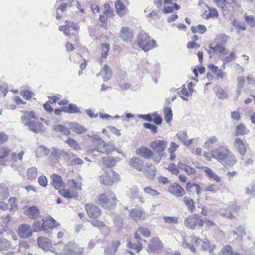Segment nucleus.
I'll return each mask as SVG.
<instances>
[{
  "label": "nucleus",
  "instance_id": "nucleus-1",
  "mask_svg": "<svg viewBox=\"0 0 255 255\" xmlns=\"http://www.w3.org/2000/svg\"><path fill=\"white\" fill-rule=\"evenodd\" d=\"M103 168L100 176V181L104 185H109L112 182V159L110 156L102 158Z\"/></svg>",
  "mask_w": 255,
  "mask_h": 255
},
{
  "label": "nucleus",
  "instance_id": "nucleus-2",
  "mask_svg": "<svg viewBox=\"0 0 255 255\" xmlns=\"http://www.w3.org/2000/svg\"><path fill=\"white\" fill-rule=\"evenodd\" d=\"M137 41L139 47L145 52L152 49L157 46L156 41L154 39L151 40L148 34L144 31L139 33Z\"/></svg>",
  "mask_w": 255,
  "mask_h": 255
},
{
  "label": "nucleus",
  "instance_id": "nucleus-3",
  "mask_svg": "<svg viewBox=\"0 0 255 255\" xmlns=\"http://www.w3.org/2000/svg\"><path fill=\"white\" fill-rule=\"evenodd\" d=\"M167 142L164 140L156 139L150 142L149 146L156 154L154 157V160L157 163L160 162L164 155V150L167 145Z\"/></svg>",
  "mask_w": 255,
  "mask_h": 255
},
{
  "label": "nucleus",
  "instance_id": "nucleus-4",
  "mask_svg": "<svg viewBox=\"0 0 255 255\" xmlns=\"http://www.w3.org/2000/svg\"><path fill=\"white\" fill-rule=\"evenodd\" d=\"M88 136L92 137V142L97 146L96 151L107 155L111 153L112 150L110 146L107 144L99 135L93 133L91 135H88Z\"/></svg>",
  "mask_w": 255,
  "mask_h": 255
},
{
  "label": "nucleus",
  "instance_id": "nucleus-5",
  "mask_svg": "<svg viewBox=\"0 0 255 255\" xmlns=\"http://www.w3.org/2000/svg\"><path fill=\"white\" fill-rule=\"evenodd\" d=\"M202 240L199 237L192 235L186 239L183 238L182 247L185 249H189L192 253H196V248L200 247Z\"/></svg>",
  "mask_w": 255,
  "mask_h": 255
},
{
  "label": "nucleus",
  "instance_id": "nucleus-6",
  "mask_svg": "<svg viewBox=\"0 0 255 255\" xmlns=\"http://www.w3.org/2000/svg\"><path fill=\"white\" fill-rule=\"evenodd\" d=\"M184 223L187 228L194 230L197 227H202L204 225V220L200 216L194 214L186 218Z\"/></svg>",
  "mask_w": 255,
  "mask_h": 255
},
{
  "label": "nucleus",
  "instance_id": "nucleus-7",
  "mask_svg": "<svg viewBox=\"0 0 255 255\" xmlns=\"http://www.w3.org/2000/svg\"><path fill=\"white\" fill-rule=\"evenodd\" d=\"M229 153V150L226 147L220 146L212 150L211 154L212 157L222 163Z\"/></svg>",
  "mask_w": 255,
  "mask_h": 255
},
{
  "label": "nucleus",
  "instance_id": "nucleus-8",
  "mask_svg": "<svg viewBox=\"0 0 255 255\" xmlns=\"http://www.w3.org/2000/svg\"><path fill=\"white\" fill-rule=\"evenodd\" d=\"M64 252L66 255H80L83 252V249L74 243L69 242L65 246Z\"/></svg>",
  "mask_w": 255,
  "mask_h": 255
},
{
  "label": "nucleus",
  "instance_id": "nucleus-9",
  "mask_svg": "<svg viewBox=\"0 0 255 255\" xmlns=\"http://www.w3.org/2000/svg\"><path fill=\"white\" fill-rule=\"evenodd\" d=\"M134 34L132 30L128 26H124L121 28L120 37L126 42H130L132 41Z\"/></svg>",
  "mask_w": 255,
  "mask_h": 255
},
{
  "label": "nucleus",
  "instance_id": "nucleus-10",
  "mask_svg": "<svg viewBox=\"0 0 255 255\" xmlns=\"http://www.w3.org/2000/svg\"><path fill=\"white\" fill-rule=\"evenodd\" d=\"M37 240L38 246L40 248L44 251H50L53 253L55 252L54 250L52 249V243L51 240L43 237H38Z\"/></svg>",
  "mask_w": 255,
  "mask_h": 255
},
{
  "label": "nucleus",
  "instance_id": "nucleus-11",
  "mask_svg": "<svg viewBox=\"0 0 255 255\" xmlns=\"http://www.w3.org/2000/svg\"><path fill=\"white\" fill-rule=\"evenodd\" d=\"M239 208L235 205H231L228 207L223 208L220 210V214L226 218H233L235 217V213L238 212Z\"/></svg>",
  "mask_w": 255,
  "mask_h": 255
},
{
  "label": "nucleus",
  "instance_id": "nucleus-12",
  "mask_svg": "<svg viewBox=\"0 0 255 255\" xmlns=\"http://www.w3.org/2000/svg\"><path fill=\"white\" fill-rule=\"evenodd\" d=\"M190 161V159L187 158L184 160V163L179 161L177 164L178 168L183 170L188 175L195 174L196 172V169L189 165Z\"/></svg>",
  "mask_w": 255,
  "mask_h": 255
},
{
  "label": "nucleus",
  "instance_id": "nucleus-13",
  "mask_svg": "<svg viewBox=\"0 0 255 255\" xmlns=\"http://www.w3.org/2000/svg\"><path fill=\"white\" fill-rule=\"evenodd\" d=\"M18 236L23 239H26L32 236V230L30 225L23 224L20 225L18 230Z\"/></svg>",
  "mask_w": 255,
  "mask_h": 255
},
{
  "label": "nucleus",
  "instance_id": "nucleus-14",
  "mask_svg": "<svg viewBox=\"0 0 255 255\" xmlns=\"http://www.w3.org/2000/svg\"><path fill=\"white\" fill-rule=\"evenodd\" d=\"M26 127L28 129L34 133H42L44 131V126L42 123L32 121L31 122L26 123Z\"/></svg>",
  "mask_w": 255,
  "mask_h": 255
},
{
  "label": "nucleus",
  "instance_id": "nucleus-15",
  "mask_svg": "<svg viewBox=\"0 0 255 255\" xmlns=\"http://www.w3.org/2000/svg\"><path fill=\"white\" fill-rule=\"evenodd\" d=\"M162 248V244L158 238H153L148 247V253H158Z\"/></svg>",
  "mask_w": 255,
  "mask_h": 255
},
{
  "label": "nucleus",
  "instance_id": "nucleus-16",
  "mask_svg": "<svg viewBox=\"0 0 255 255\" xmlns=\"http://www.w3.org/2000/svg\"><path fill=\"white\" fill-rule=\"evenodd\" d=\"M51 156L54 157H63L65 159H70L74 157V154L71 152H67L64 150H59L58 149L53 148L50 153Z\"/></svg>",
  "mask_w": 255,
  "mask_h": 255
},
{
  "label": "nucleus",
  "instance_id": "nucleus-17",
  "mask_svg": "<svg viewBox=\"0 0 255 255\" xmlns=\"http://www.w3.org/2000/svg\"><path fill=\"white\" fill-rule=\"evenodd\" d=\"M177 138L185 146H190L194 140H197L198 138H191L188 140V135L185 131H180L176 134Z\"/></svg>",
  "mask_w": 255,
  "mask_h": 255
},
{
  "label": "nucleus",
  "instance_id": "nucleus-18",
  "mask_svg": "<svg viewBox=\"0 0 255 255\" xmlns=\"http://www.w3.org/2000/svg\"><path fill=\"white\" fill-rule=\"evenodd\" d=\"M59 225L56 224V221L50 218L46 220H43L44 232L47 234H51V231L54 227H57Z\"/></svg>",
  "mask_w": 255,
  "mask_h": 255
},
{
  "label": "nucleus",
  "instance_id": "nucleus-19",
  "mask_svg": "<svg viewBox=\"0 0 255 255\" xmlns=\"http://www.w3.org/2000/svg\"><path fill=\"white\" fill-rule=\"evenodd\" d=\"M79 28V26L77 24L74 23L71 21H66V24L63 26L59 27V30L60 31H64V34L66 35H70V31L72 29L77 30Z\"/></svg>",
  "mask_w": 255,
  "mask_h": 255
},
{
  "label": "nucleus",
  "instance_id": "nucleus-20",
  "mask_svg": "<svg viewBox=\"0 0 255 255\" xmlns=\"http://www.w3.org/2000/svg\"><path fill=\"white\" fill-rule=\"evenodd\" d=\"M51 178L52 179V184L55 189L59 191L64 188L65 184L60 176L56 174H53L51 176Z\"/></svg>",
  "mask_w": 255,
  "mask_h": 255
},
{
  "label": "nucleus",
  "instance_id": "nucleus-21",
  "mask_svg": "<svg viewBox=\"0 0 255 255\" xmlns=\"http://www.w3.org/2000/svg\"><path fill=\"white\" fill-rule=\"evenodd\" d=\"M213 2L220 8L223 12L225 15L227 13L228 8L231 6V3L232 2V0H213Z\"/></svg>",
  "mask_w": 255,
  "mask_h": 255
},
{
  "label": "nucleus",
  "instance_id": "nucleus-22",
  "mask_svg": "<svg viewBox=\"0 0 255 255\" xmlns=\"http://www.w3.org/2000/svg\"><path fill=\"white\" fill-rule=\"evenodd\" d=\"M234 145L236 150L242 156L245 155L247 151V147L246 144L242 139L240 138H236Z\"/></svg>",
  "mask_w": 255,
  "mask_h": 255
},
{
  "label": "nucleus",
  "instance_id": "nucleus-23",
  "mask_svg": "<svg viewBox=\"0 0 255 255\" xmlns=\"http://www.w3.org/2000/svg\"><path fill=\"white\" fill-rule=\"evenodd\" d=\"M86 210L89 216L91 218H96L101 214L100 209L93 205H87Z\"/></svg>",
  "mask_w": 255,
  "mask_h": 255
},
{
  "label": "nucleus",
  "instance_id": "nucleus-24",
  "mask_svg": "<svg viewBox=\"0 0 255 255\" xmlns=\"http://www.w3.org/2000/svg\"><path fill=\"white\" fill-rule=\"evenodd\" d=\"M169 192L177 197H182L184 194L183 188L179 185L177 184H172L168 189Z\"/></svg>",
  "mask_w": 255,
  "mask_h": 255
},
{
  "label": "nucleus",
  "instance_id": "nucleus-25",
  "mask_svg": "<svg viewBox=\"0 0 255 255\" xmlns=\"http://www.w3.org/2000/svg\"><path fill=\"white\" fill-rule=\"evenodd\" d=\"M200 248L202 250L208 251L210 254H212L213 255H216L214 253V250L215 249V246L210 243V242L206 239L202 240Z\"/></svg>",
  "mask_w": 255,
  "mask_h": 255
},
{
  "label": "nucleus",
  "instance_id": "nucleus-26",
  "mask_svg": "<svg viewBox=\"0 0 255 255\" xmlns=\"http://www.w3.org/2000/svg\"><path fill=\"white\" fill-rule=\"evenodd\" d=\"M129 165L137 170L142 171L143 167V162L142 159L137 157H133L130 159L129 162Z\"/></svg>",
  "mask_w": 255,
  "mask_h": 255
},
{
  "label": "nucleus",
  "instance_id": "nucleus-27",
  "mask_svg": "<svg viewBox=\"0 0 255 255\" xmlns=\"http://www.w3.org/2000/svg\"><path fill=\"white\" fill-rule=\"evenodd\" d=\"M136 153L144 158H150L152 155V151L149 148L143 146L137 149Z\"/></svg>",
  "mask_w": 255,
  "mask_h": 255
},
{
  "label": "nucleus",
  "instance_id": "nucleus-28",
  "mask_svg": "<svg viewBox=\"0 0 255 255\" xmlns=\"http://www.w3.org/2000/svg\"><path fill=\"white\" fill-rule=\"evenodd\" d=\"M26 214L31 219H38L40 215L39 209L36 206L29 207L26 211Z\"/></svg>",
  "mask_w": 255,
  "mask_h": 255
},
{
  "label": "nucleus",
  "instance_id": "nucleus-29",
  "mask_svg": "<svg viewBox=\"0 0 255 255\" xmlns=\"http://www.w3.org/2000/svg\"><path fill=\"white\" fill-rule=\"evenodd\" d=\"M143 213L144 210L142 208H134L129 211L130 216L135 221L140 220Z\"/></svg>",
  "mask_w": 255,
  "mask_h": 255
},
{
  "label": "nucleus",
  "instance_id": "nucleus-30",
  "mask_svg": "<svg viewBox=\"0 0 255 255\" xmlns=\"http://www.w3.org/2000/svg\"><path fill=\"white\" fill-rule=\"evenodd\" d=\"M140 235H142L144 237H149L151 235L150 230L147 228L140 227L136 231L134 234V238L137 240H141Z\"/></svg>",
  "mask_w": 255,
  "mask_h": 255
},
{
  "label": "nucleus",
  "instance_id": "nucleus-31",
  "mask_svg": "<svg viewBox=\"0 0 255 255\" xmlns=\"http://www.w3.org/2000/svg\"><path fill=\"white\" fill-rule=\"evenodd\" d=\"M115 7L117 13L120 16H123L126 13V7L120 0H118L115 2Z\"/></svg>",
  "mask_w": 255,
  "mask_h": 255
},
{
  "label": "nucleus",
  "instance_id": "nucleus-32",
  "mask_svg": "<svg viewBox=\"0 0 255 255\" xmlns=\"http://www.w3.org/2000/svg\"><path fill=\"white\" fill-rule=\"evenodd\" d=\"M59 193L64 197L67 199L76 198L77 197V193L72 190L68 189H63L59 191Z\"/></svg>",
  "mask_w": 255,
  "mask_h": 255
},
{
  "label": "nucleus",
  "instance_id": "nucleus-33",
  "mask_svg": "<svg viewBox=\"0 0 255 255\" xmlns=\"http://www.w3.org/2000/svg\"><path fill=\"white\" fill-rule=\"evenodd\" d=\"M100 74L102 76L104 82L109 81L112 77L111 68L108 66L107 65H105L103 68L101 70Z\"/></svg>",
  "mask_w": 255,
  "mask_h": 255
},
{
  "label": "nucleus",
  "instance_id": "nucleus-34",
  "mask_svg": "<svg viewBox=\"0 0 255 255\" xmlns=\"http://www.w3.org/2000/svg\"><path fill=\"white\" fill-rule=\"evenodd\" d=\"M211 50H212L214 52L216 53L217 54H219L220 55H226L228 51L225 48V46L223 45L222 43L217 44V45L214 47H211Z\"/></svg>",
  "mask_w": 255,
  "mask_h": 255
},
{
  "label": "nucleus",
  "instance_id": "nucleus-35",
  "mask_svg": "<svg viewBox=\"0 0 255 255\" xmlns=\"http://www.w3.org/2000/svg\"><path fill=\"white\" fill-rule=\"evenodd\" d=\"M144 174L147 178L149 179H153L156 174V169L155 167L150 164H147L144 170Z\"/></svg>",
  "mask_w": 255,
  "mask_h": 255
},
{
  "label": "nucleus",
  "instance_id": "nucleus-36",
  "mask_svg": "<svg viewBox=\"0 0 255 255\" xmlns=\"http://www.w3.org/2000/svg\"><path fill=\"white\" fill-rule=\"evenodd\" d=\"M201 168L204 169L205 172L209 178L212 179L217 182L221 181V177L217 175L211 168L206 166L202 167Z\"/></svg>",
  "mask_w": 255,
  "mask_h": 255
},
{
  "label": "nucleus",
  "instance_id": "nucleus-37",
  "mask_svg": "<svg viewBox=\"0 0 255 255\" xmlns=\"http://www.w3.org/2000/svg\"><path fill=\"white\" fill-rule=\"evenodd\" d=\"M50 150L44 145H40L35 150L36 157H41L47 156L49 153Z\"/></svg>",
  "mask_w": 255,
  "mask_h": 255
},
{
  "label": "nucleus",
  "instance_id": "nucleus-38",
  "mask_svg": "<svg viewBox=\"0 0 255 255\" xmlns=\"http://www.w3.org/2000/svg\"><path fill=\"white\" fill-rule=\"evenodd\" d=\"M70 129L77 133H81L86 131L87 129L81 125L75 123H70L69 124Z\"/></svg>",
  "mask_w": 255,
  "mask_h": 255
},
{
  "label": "nucleus",
  "instance_id": "nucleus-39",
  "mask_svg": "<svg viewBox=\"0 0 255 255\" xmlns=\"http://www.w3.org/2000/svg\"><path fill=\"white\" fill-rule=\"evenodd\" d=\"M35 119V116L33 112H24V115L21 117V120L25 126H26V123L31 122V120Z\"/></svg>",
  "mask_w": 255,
  "mask_h": 255
},
{
  "label": "nucleus",
  "instance_id": "nucleus-40",
  "mask_svg": "<svg viewBox=\"0 0 255 255\" xmlns=\"http://www.w3.org/2000/svg\"><path fill=\"white\" fill-rule=\"evenodd\" d=\"M63 111L67 113L80 114L81 111L76 105L70 104L68 106L63 107Z\"/></svg>",
  "mask_w": 255,
  "mask_h": 255
},
{
  "label": "nucleus",
  "instance_id": "nucleus-41",
  "mask_svg": "<svg viewBox=\"0 0 255 255\" xmlns=\"http://www.w3.org/2000/svg\"><path fill=\"white\" fill-rule=\"evenodd\" d=\"M99 201L103 207L106 209L110 208V199L106 194H102L99 198Z\"/></svg>",
  "mask_w": 255,
  "mask_h": 255
},
{
  "label": "nucleus",
  "instance_id": "nucleus-42",
  "mask_svg": "<svg viewBox=\"0 0 255 255\" xmlns=\"http://www.w3.org/2000/svg\"><path fill=\"white\" fill-rule=\"evenodd\" d=\"M10 248V242L5 238L0 237V251H8Z\"/></svg>",
  "mask_w": 255,
  "mask_h": 255
},
{
  "label": "nucleus",
  "instance_id": "nucleus-43",
  "mask_svg": "<svg viewBox=\"0 0 255 255\" xmlns=\"http://www.w3.org/2000/svg\"><path fill=\"white\" fill-rule=\"evenodd\" d=\"M236 162L237 159L236 157L229 151V153L227 155L226 158L222 163L229 166H232L234 165Z\"/></svg>",
  "mask_w": 255,
  "mask_h": 255
},
{
  "label": "nucleus",
  "instance_id": "nucleus-44",
  "mask_svg": "<svg viewBox=\"0 0 255 255\" xmlns=\"http://www.w3.org/2000/svg\"><path fill=\"white\" fill-rule=\"evenodd\" d=\"M183 202L187 207L188 211L192 213L195 208V205L193 200L188 197H184L183 198Z\"/></svg>",
  "mask_w": 255,
  "mask_h": 255
},
{
  "label": "nucleus",
  "instance_id": "nucleus-45",
  "mask_svg": "<svg viewBox=\"0 0 255 255\" xmlns=\"http://www.w3.org/2000/svg\"><path fill=\"white\" fill-rule=\"evenodd\" d=\"M164 119L167 123H169L172 120V113L170 108L165 107L163 109Z\"/></svg>",
  "mask_w": 255,
  "mask_h": 255
},
{
  "label": "nucleus",
  "instance_id": "nucleus-46",
  "mask_svg": "<svg viewBox=\"0 0 255 255\" xmlns=\"http://www.w3.org/2000/svg\"><path fill=\"white\" fill-rule=\"evenodd\" d=\"M53 129L56 131H60L65 135H69L70 133V130L66 127L62 125H57L53 128Z\"/></svg>",
  "mask_w": 255,
  "mask_h": 255
},
{
  "label": "nucleus",
  "instance_id": "nucleus-47",
  "mask_svg": "<svg viewBox=\"0 0 255 255\" xmlns=\"http://www.w3.org/2000/svg\"><path fill=\"white\" fill-rule=\"evenodd\" d=\"M249 132V130L246 128L243 124H239L237 127L235 133L236 135H244Z\"/></svg>",
  "mask_w": 255,
  "mask_h": 255
},
{
  "label": "nucleus",
  "instance_id": "nucleus-48",
  "mask_svg": "<svg viewBox=\"0 0 255 255\" xmlns=\"http://www.w3.org/2000/svg\"><path fill=\"white\" fill-rule=\"evenodd\" d=\"M68 186L72 189L80 190L82 189L81 183L77 182L74 179L69 180L68 182Z\"/></svg>",
  "mask_w": 255,
  "mask_h": 255
},
{
  "label": "nucleus",
  "instance_id": "nucleus-49",
  "mask_svg": "<svg viewBox=\"0 0 255 255\" xmlns=\"http://www.w3.org/2000/svg\"><path fill=\"white\" fill-rule=\"evenodd\" d=\"M42 222L40 221H35L33 224V230L35 232H38L41 231H44L43 219Z\"/></svg>",
  "mask_w": 255,
  "mask_h": 255
},
{
  "label": "nucleus",
  "instance_id": "nucleus-50",
  "mask_svg": "<svg viewBox=\"0 0 255 255\" xmlns=\"http://www.w3.org/2000/svg\"><path fill=\"white\" fill-rule=\"evenodd\" d=\"M228 40L229 37L227 35L224 34H219L215 38V41L217 44L222 43L224 45Z\"/></svg>",
  "mask_w": 255,
  "mask_h": 255
},
{
  "label": "nucleus",
  "instance_id": "nucleus-51",
  "mask_svg": "<svg viewBox=\"0 0 255 255\" xmlns=\"http://www.w3.org/2000/svg\"><path fill=\"white\" fill-rule=\"evenodd\" d=\"M236 58L235 53L234 52H231L228 56L223 58L222 61L223 62V65L222 67L223 69L225 68V65L229 62H230L234 60Z\"/></svg>",
  "mask_w": 255,
  "mask_h": 255
},
{
  "label": "nucleus",
  "instance_id": "nucleus-52",
  "mask_svg": "<svg viewBox=\"0 0 255 255\" xmlns=\"http://www.w3.org/2000/svg\"><path fill=\"white\" fill-rule=\"evenodd\" d=\"M27 177L29 179H34L37 176V170L35 167L29 168L27 170Z\"/></svg>",
  "mask_w": 255,
  "mask_h": 255
},
{
  "label": "nucleus",
  "instance_id": "nucleus-53",
  "mask_svg": "<svg viewBox=\"0 0 255 255\" xmlns=\"http://www.w3.org/2000/svg\"><path fill=\"white\" fill-rule=\"evenodd\" d=\"M206 27L203 25L199 24L196 27H192L191 30L193 33H199L200 34H203L206 31Z\"/></svg>",
  "mask_w": 255,
  "mask_h": 255
},
{
  "label": "nucleus",
  "instance_id": "nucleus-54",
  "mask_svg": "<svg viewBox=\"0 0 255 255\" xmlns=\"http://www.w3.org/2000/svg\"><path fill=\"white\" fill-rule=\"evenodd\" d=\"M207 8L209 10V13L207 14L206 16L207 18L211 17H217L218 16V12L215 8L209 6H207Z\"/></svg>",
  "mask_w": 255,
  "mask_h": 255
},
{
  "label": "nucleus",
  "instance_id": "nucleus-55",
  "mask_svg": "<svg viewBox=\"0 0 255 255\" xmlns=\"http://www.w3.org/2000/svg\"><path fill=\"white\" fill-rule=\"evenodd\" d=\"M238 80V88L237 91V95L239 96L241 92L242 89L243 88L245 84V78L243 77H239L237 79Z\"/></svg>",
  "mask_w": 255,
  "mask_h": 255
},
{
  "label": "nucleus",
  "instance_id": "nucleus-56",
  "mask_svg": "<svg viewBox=\"0 0 255 255\" xmlns=\"http://www.w3.org/2000/svg\"><path fill=\"white\" fill-rule=\"evenodd\" d=\"M180 8L179 5L177 3H174L173 6H167L163 7L162 9V12L165 13H171L173 11L174 9L178 10Z\"/></svg>",
  "mask_w": 255,
  "mask_h": 255
},
{
  "label": "nucleus",
  "instance_id": "nucleus-57",
  "mask_svg": "<svg viewBox=\"0 0 255 255\" xmlns=\"http://www.w3.org/2000/svg\"><path fill=\"white\" fill-rule=\"evenodd\" d=\"M9 196L8 188L6 187L0 185V197L1 199L7 198Z\"/></svg>",
  "mask_w": 255,
  "mask_h": 255
},
{
  "label": "nucleus",
  "instance_id": "nucleus-58",
  "mask_svg": "<svg viewBox=\"0 0 255 255\" xmlns=\"http://www.w3.org/2000/svg\"><path fill=\"white\" fill-rule=\"evenodd\" d=\"M24 154V152L23 151H20L18 153H16L15 152H13L11 154V159L13 161H17L19 160L22 161L23 159V156Z\"/></svg>",
  "mask_w": 255,
  "mask_h": 255
},
{
  "label": "nucleus",
  "instance_id": "nucleus-59",
  "mask_svg": "<svg viewBox=\"0 0 255 255\" xmlns=\"http://www.w3.org/2000/svg\"><path fill=\"white\" fill-rule=\"evenodd\" d=\"M127 247L131 249H134L137 251V252H140L142 249V246L139 243L132 244L130 242H128Z\"/></svg>",
  "mask_w": 255,
  "mask_h": 255
},
{
  "label": "nucleus",
  "instance_id": "nucleus-60",
  "mask_svg": "<svg viewBox=\"0 0 255 255\" xmlns=\"http://www.w3.org/2000/svg\"><path fill=\"white\" fill-rule=\"evenodd\" d=\"M10 151L8 147L2 146L0 147V159H2L8 156Z\"/></svg>",
  "mask_w": 255,
  "mask_h": 255
},
{
  "label": "nucleus",
  "instance_id": "nucleus-61",
  "mask_svg": "<svg viewBox=\"0 0 255 255\" xmlns=\"http://www.w3.org/2000/svg\"><path fill=\"white\" fill-rule=\"evenodd\" d=\"M66 143L68 144V145L73 148L74 149L78 150L80 149V146L77 143V141L74 139L69 137L66 141Z\"/></svg>",
  "mask_w": 255,
  "mask_h": 255
},
{
  "label": "nucleus",
  "instance_id": "nucleus-62",
  "mask_svg": "<svg viewBox=\"0 0 255 255\" xmlns=\"http://www.w3.org/2000/svg\"><path fill=\"white\" fill-rule=\"evenodd\" d=\"M217 137L216 136H212L208 138L204 143V146L205 147H209L211 145L215 143L217 141Z\"/></svg>",
  "mask_w": 255,
  "mask_h": 255
},
{
  "label": "nucleus",
  "instance_id": "nucleus-63",
  "mask_svg": "<svg viewBox=\"0 0 255 255\" xmlns=\"http://www.w3.org/2000/svg\"><path fill=\"white\" fill-rule=\"evenodd\" d=\"M178 218L176 217L164 216L163 217L164 221L168 224H175L178 222Z\"/></svg>",
  "mask_w": 255,
  "mask_h": 255
},
{
  "label": "nucleus",
  "instance_id": "nucleus-64",
  "mask_svg": "<svg viewBox=\"0 0 255 255\" xmlns=\"http://www.w3.org/2000/svg\"><path fill=\"white\" fill-rule=\"evenodd\" d=\"M244 18L247 22L251 26H255V19L252 15H244Z\"/></svg>",
  "mask_w": 255,
  "mask_h": 255
}]
</instances>
